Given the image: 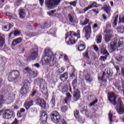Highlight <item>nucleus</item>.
<instances>
[{"label": "nucleus", "mask_w": 124, "mask_h": 124, "mask_svg": "<svg viewBox=\"0 0 124 124\" xmlns=\"http://www.w3.org/2000/svg\"><path fill=\"white\" fill-rule=\"evenodd\" d=\"M108 100L113 105H116V110L119 115H123L124 113V103L120 98L117 101V96L115 95V93H108Z\"/></svg>", "instance_id": "f257e3e1"}, {"label": "nucleus", "mask_w": 124, "mask_h": 124, "mask_svg": "<svg viewBox=\"0 0 124 124\" xmlns=\"http://www.w3.org/2000/svg\"><path fill=\"white\" fill-rule=\"evenodd\" d=\"M68 39V41H66L67 44H75L76 41V39H78V38H80V30H78L77 33H75L74 31H70L68 32L66 34V36L65 37V39Z\"/></svg>", "instance_id": "f03ea898"}, {"label": "nucleus", "mask_w": 124, "mask_h": 124, "mask_svg": "<svg viewBox=\"0 0 124 124\" xmlns=\"http://www.w3.org/2000/svg\"><path fill=\"white\" fill-rule=\"evenodd\" d=\"M110 43V49H111V52H114L115 50H117V51H120V50H123L124 48V38H121L119 40V42L117 44V41H115Z\"/></svg>", "instance_id": "7ed1b4c3"}, {"label": "nucleus", "mask_w": 124, "mask_h": 124, "mask_svg": "<svg viewBox=\"0 0 124 124\" xmlns=\"http://www.w3.org/2000/svg\"><path fill=\"white\" fill-rule=\"evenodd\" d=\"M46 55L42 59L41 62L43 65L50 64L52 62V56H54L50 49H46L45 50Z\"/></svg>", "instance_id": "20e7f679"}, {"label": "nucleus", "mask_w": 124, "mask_h": 124, "mask_svg": "<svg viewBox=\"0 0 124 124\" xmlns=\"http://www.w3.org/2000/svg\"><path fill=\"white\" fill-rule=\"evenodd\" d=\"M35 82H37L38 85H40V89L43 94H45L47 92V87L45 84V80L44 79L38 78L35 80Z\"/></svg>", "instance_id": "39448f33"}, {"label": "nucleus", "mask_w": 124, "mask_h": 124, "mask_svg": "<svg viewBox=\"0 0 124 124\" xmlns=\"http://www.w3.org/2000/svg\"><path fill=\"white\" fill-rule=\"evenodd\" d=\"M20 76V72L18 70H13L9 73L8 80L9 82H15Z\"/></svg>", "instance_id": "423d86ee"}, {"label": "nucleus", "mask_w": 124, "mask_h": 124, "mask_svg": "<svg viewBox=\"0 0 124 124\" xmlns=\"http://www.w3.org/2000/svg\"><path fill=\"white\" fill-rule=\"evenodd\" d=\"M38 47H35L32 49L31 53L30 56H28L27 59V62H31V61H35L38 57Z\"/></svg>", "instance_id": "0eeeda50"}, {"label": "nucleus", "mask_w": 124, "mask_h": 124, "mask_svg": "<svg viewBox=\"0 0 124 124\" xmlns=\"http://www.w3.org/2000/svg\"><path fill=\"white\" fill-rule=\"evenodd\" d=\"M51 119L52 122H54L55 124L61 123V121H62V116L60 115V114L57 110L53 111L51 113Z\"/></svg>", "instance_id": "6e6552de"}, {"label": "nucleus", "mask_w": 124, "mask_h": 124, "mask_svg": "<svg viewBox=\"0 0 124 124\" xmlns=\"http://www.w3.org/2000/svg\"><path fill=\"white\" fill-rule=\"evenodd\" d=\"M113 76V71L112 69L109 68H107L105 70L103 73V76L102 77V80L105 81V82H107V78H110Z\"/></svg>", "instance_id": "1a4fd4ad"}, {"label": "nucleus", "mask_w": 124, "mask_h": 124, "mask_svg": "<svg viewBox=\"0 0 124 124\" xmlns=\"http://www.w3.org/2000/svg\"><path fill=\"white\" fill-rule=\"evenodd\" d=\"M61 2V0H46L45 4L49 9L54 8L55 5H58Z\"/></svg>", "instance_id": "9d476101"}, {"label": "nucleus", "mask_w": 124, "mask_h": 124, "mask_svg": "<svg viewBox=\"0 0 124 124\" xmlns=\"http://www.w3.org/2000/svg\"><path fill=\"white\" fill-rule=\"evenodd\" d=\"M83 31L85 32V37L87 39H89L91 37V34L92 33V27L91 24L85 26L83 29Z\"/></svg>", "instance_id": "9b49d317"}, {"label": "nucleus", "mask_w": 124, "mask_h": 124, "mask_svg": "<svg viewBox=\"0 0 124 124\" xmlns=\"http://www.w3.org/2000/svg\"><path fill=\"white\" fill-rule=\"evenodd\" d=\"M14 114V112H13V111L11 109H7L3 112V117L4 119L9 120V119L12 118V116H13Z\"/></svg>", "instance_id": "f8f14e48"}, {"label": "nucleus", "mask_w": 124, "mask_h": 124, "mask_svg": "<svg viewBox=\"0 0 124 124\" xmlns=\"http://www.w3.org/2000/svg\"><path fill=\"white\" fill-rule=\"evenodd\" d=\"M35 102L36 104H37V105H39L40 106H41V107L44 108V109L46 108V103L43 99L39 97H37L35 100Z\"/></svg>", "instance_id": "ddd939ff"}, {"label": "nucleus", "mask_w": 124, "mask_h": 124, "mask_svg": "<svg viewBox=\"0 0 124 124\" xmlns=\"http://www.w3.org/2000/svg\"><path fill=\"white\" fill-rule=\"evenodd\" d=\"M74 100L75 101H77V100H79L80 98L81 97V95L80 94V91L79 89H77L74 92L73 94Z\"/></svg>", "instance_id": "4468645a"}, {"label": "nucleus", "mask_w": 124, "mask_h": 124, "mask_svg": "<svg viewBox=\"0 0 124 124\" xmlns=\"http://www.w3.org/2000/svg\"><path fill=\"white\" fill-rule=\"evenodd\" d=\"M16 94L13 93H11L10 94H9L8 98L7 100L5 99V98L4 97V98L5 99V101L6 100L8 104L12 103V102H13V100H15V96Z\"/></svg>", "instance_id": "2eb2a0df"}, {"label": "nucleus", "mask_w": 124, "mask_h": 124, "mask_svg": "<svg viewBox=\"0 0 124 124\" xmlns=\"http://www.w3.org/2000/svg\"><path fill=\"white\" fill-rule=\"evenodd\" d=\"M47 119H48L47 113H46V112H42L41 114L40 121L42 122V124H46V122H47Z\"/></svg>", "instance_id": "dca6fc26"}, {"label": "nucleus", "mask_w": 124, "mask_h": 124, "mask_svg": "<svg viewBox=\"0 0 124 124\" xmlns=\"http://www.w3.org/2000/svg\"><path fill=\"white\" fill-rule=\"evenodd\" d=\"M19 15L20 19H25L27 13H26L25 9H19Z\"/></svg>", "instance_id": "f3484780"}, {"label": "nucleus", "mask_w": 124, "mask_h": 124, "mask_svg": "<svg viewBox=\"0 0 124 124\" xmlns=\"http://www.w3.org/2000/svg\"><path fill=\"white\" fill-rule=\"evenodd\" d=\"M100 54L103 56H106V57H109V52L107 51V49L104 46H102L100 50Z\"/></svg>", "instance_id": "a211bd4d"}, {"label": "nucleus", "mask_w": 124, "mask_h": 124, "mask_svg": "<svg viewBox=\"0 0 124 124\" xmlns=\"http://www.w3.org/2000/svg\"><path fill=\"white\" fill-rule=\"evenodd\" d=\"M83 19L80 20V25L81 26H86V25H90V19L86 18V17H82Z\"/></svg>", "instance_id": "6ab92c4d"}, {"label": "nucleus", "mask_w": 124, "mask_h": 124, "mask_svg": "<svg viewBox=\"0 0 124 124\" xmlns=\"http://www.w3.org/2000/svg\"><path fill=\"white\" fill-rule=\"evenodd\" d=\"M22 38L19 37L13 40L12 45L13 46H16L17 44H20L22 42Z\"/></svg>", "instance_id": "aec40b11"}, {"label": "nucleus", "mask_w": 124, "mask_h": 124, "mask_svg": "<svg viewBox=\"0 0 124 124\" xmlns=\"http://www.w3.org/2000/svg\"><path fill=\"white\" fill-rule=\"evenodd\" d=\"M68 78V74L65 72L64 74L61 75L60 77V79L62 82H65Z\"/></svg>", "instance_id": "412c9836"}, {"label": "nucleus", "mask_w": 124, "mask_h": 124, "mask_svg": "<svg viewBox=\"0 0 124 124\" xmlns=\"http://www.w3.org/2000/svg\"><path fill=\"white\" fill-rule=\"evenodd\" d=\"M32 105H33V101L32 100L28 101L24 103V106H25L26 110H29V109H30V108L31 106H32Z\"/></svg>", "instance_id": "4be33fe9"}, {"label": "nucleus", "mask_w": 124, "mask_h": 124, "mask_svg": "<svg viewBox=\"0 0 124 124\" xmlns=\"http://www.w3.org/2000/svg\"><path fill=\"white\" fill-rule=\"evenodd\" d=\"M84 75L86 82L91 83V82L93 81V79H92V78H91V75H89L88 72H85L84 73Z\"/></svg>", "instance_id": "5701e85b"}, {"label": "nucleus", "mask_w": 124, "mask_h": 124, "mask_svg": "<svg viewBox=\"0 0 124 124\" xmlns=\"http://www.w3.org/2000/svg\"><path fill=\"white\" fill-rule=\"evenodd\" d=\"M96 4H97L96 2H93L92 4L84 8L83 9V11H84V12H86V11H88L89 9H91V8H93V7H96Z\"/></svg>", "instance_id": "b1692460"}, {"label": "nucleus", "mask_w": 124, "mask_h": 124, "mask_svg": "<svg viewBox=\"0 0 124 124\" xmlns=\"http://www.w3.org/2000/svg\"><path fill=\"white\" fill-rule=\"evenodd\" d=\"M50 105H51L52 108H54L56 106V96L55 95H53L50 101Z\"/></svg>", "instance_id": "393cba45"}, {"label": "nucleus", "mask_w": 124, "mask_h": 124, "mask_svg": "<svg viewBox=\"0 0 124 124\" xmlns=\"http://www.w3.org/2000/svg\"><path fill=\"white\" fill-rule=\"evenodd\" d=\"M24 70L30 74V76L34 75V71L31 70V69L30 67H27L24 69Z\"/></svg>", "instance_id": "a878e982"}, {"label": "nucleus", "mask_w": 124, "mask_h": 124, "mask_svg": "<svg viewBox=\"0 0 124 124\" xmlns=\"http://www.w3.org/2000/svg\"><path fill=\"white\" fill-rule=\"evenodd\" d=\"M72 84V86H73V90L75 91V90H77L76 88H77V86L78 84V82L77 81V79L75 78V79H74Z\"/></svg>", "instance_id": "bb28decb"}, {"label": "nucleus", "mask_w": 124, "mask_h": 124, "mask_svg": "<svg viewBox=\"0 0 124 124\" xmlns=\"http://www.w3.org/2000/svg\"><path fill=\"white\" fill-rule=\"evenodd\" d=\"M5 100L4 96L3 95H0V109L2 107V105Z\"/></svg>", "instance_id": "cd10ccee"}, {"label": "nucleus", "mask_w": 124, "mask_h": 124, "mask_svg": "<svg viewBox=\"0 0 124 124\" xmlns=\"http://www.w3.org/2000/svg\"><path fill=\"white\" fill-rule=\"evenodd\" d=\"M4 40L5 39L3 37H2L0 35V48H2L3 47V45H4Z\"/></svg>", "instance_id": "c85d7f7f"}, {"label": "nucleus", "mask_w": 124, "mask_h": 124, "mask_svg": "<svg viewBox=\"0 0 124 124\" xmlns=\"http://www.w3.org/2000/svg\"><path fill=\"white\" fill-rule=\"evenodd\" d=\"M28 89L22 87L20 89V93L21 94H27L28 93Z\"/></svg>", "instance_id": "c756f323"}, {"label": "nucleus", "mask_w": 124, "mask_h": 124, "mask_svg": "<svg viewBox=\"0 0 124 124\" xmlns=\"http://www.w3.org/2000/svg\"><path fill=\"white\" fill-rule=\"evenodd\" d=\"M30 86H31V82H30L28 80H25L24 81V83L23 87L24 88H25L28 89H29V87H30Z\"/></svg>", "instance_id": "7c9ffc66"}, {"label": "nucleus", "mask_w": 124, "mask_h": 124, "mask_svg": "<svg viewBox=\"0 0 124 124\" xmlns=\"http://www.w3.org/2000/svg\"><path fill=\"white\" fill-rule=\"evenodd\" d=\"M78 51H80V52H81V51H84V50H85V45H84V44L79 45L78 46Z\"/></svg>", "instance_id": "2f4dec72"}, {"label": "nucleus", "mask_w": 124, "mask_h": 124, "mask_svg": "<svg viewBox=\"0 0 124 124\" xmlns=\"http://www.w3.org/2000/svg\"><path fill=\"white\" fill-rule=\"evenodd\" d=\"M112 34H107L105 35V40L106 42H109L111 40V38L112 37Z\"/></svg>", "instance_id": "473e14b6"}, {"label": "nucleus", "mask_w": 124, "mask_h": 124, "mask_svg": "<svg viewBox=\"0 0 124 124\" xmlns=\"http://www.w3.org/2000/svg\"><path fill=\"white\" fill-rule=\"evenodd\" d=\"M102 40V36L101 35H98L96 36V43L97 44L98 43H101V41Z\"/></svg>", "instance_id": "72a5a7b5"}, {"label": "nucleus", "mask_w": 124, "mask_h": 124, "mask_svg": "<svg viewBox=\"0 0 124 124\" xmlns=\"http://www.w3.org/2000/svg\"><path fill=\"white\" fill-rule=\"evenodd\" d=\"M104 10L106 13L108 14V17H110V16H111V13H110V11H111V8L107 7L105 8Z\"/></svg>", "instance_id": "f704fd0d"}, {"label": "nucleus", "mask_w": 124, "mask_h": 124, "mask_svg": "<svg viewBox=\"0 0 124 124\" xmlns=\"http://www.w3.org/2000/svg\"><path fill=\"white\" fill-rule=\"evenodd\" d=\"M117 31L119 32H121L123 33L124 32V26H120L119 28H117Z\"/></svg>", "instance_id": "c9c22d12"}, {"label": "nucleus", "mask_w": 124, "mask_h": 124, "mask_svg": "<svg viewBox=\"0 0 124 124\" xmlns=\"http://www.w3.org/2000/svg\"><path fill=\"white\" fill-rule=\"evenodd\" d=\"M26 111L25 108H20V110L17 112L18 117H22V113H24Z\"/></svg>", "instance_id": "e433bc0d"}, {"label": "nucleus", "mask_w": 124, "mask_h": 124, "mask_svg": "<svg viewBox=\"0 0 124 124\" xmlns=\"http://www.w3.org/2000/svg\"><path fill=\"white\" fill-rule=\"evenodd\" d=\"M68 18H69V21L70 22V23H72V24H74V17H73V16H71V14H69Z\"/></svg>", "instance_id": "4c0bfd02"}, {"label": "nucleus", "mask_w": 124, "mask_h": 124, "mask_svg": "<svg viewBox=\"0 0 124 124\" xmlns=\"http://www.w3.org/2000/svg\"><path fill=\"white\" fill-rule=\"evenodd\" d=\"M55 56L57 58L59 57V59H62V54H61L59 52H57L55 53Z\"/></svg>", "instance_id": "58836bf2"}, {"label": "nucleus", "mask_w": 124, "mask_h": 124, "mask_svg": "<svg viewBox=\"0 0 124 124\" xmlns=\"http://www.w3.org/2000/svg\"><path fill=\"white\" fill-rule=\"evenodd\" d=\"M74 116L76 119H78V118H79V110H75L74 111Z\"/></svg>", "instance_id": "ea45409f"}, {"label": "nucleus", "mask_w": 124, "mask_h": 124, "mask_svg": "<svg viewBox=\"0 0 124 124\" xmlns=\"http://www.w3.org/2000/svg\"><path fill=\"white\" fill-rule=\"evenodd\" d=\"M108 117H109V122H110L111 123H112V122H114V120H113V119H114V118H115V117H113V115L111 113H109L108 115Z\"/></svg>", "instance_id": "a19ab883"}, {"label": "nucleus", "mask_w": 124, "mask_h": 124, "mask_svg": "<svg viewBox=\"0 0 124 124\" xmlns=\"http://www.w3.org/2000/svg\"><path fill=\"white\" fill-rule=\"evenodd\" d=\"M108 56H101L99 60L100 61H101V62H105V61H106V60H107V57Z\"/></svg>", "instance_id": "79ce46f5"}, {"label": "nucleus", "mask_w": 124, "mask_h": 124, "mask_svg": "<svg viewBox=\"0 0 124 124\" xmlns=\"http://www.w3.org/2000/svg\"><path fill=\"white\" fill-rule=\"evenodd\" d=\"M61 111L62 112H63L64 113L66 112V111H67V107L65 106H63L61 108Z\"/></svg>", "instance_id": "37998d69"}, {"label": "nucleus", "mask_w": 124, "mask_h": 124, "mask_svg": "<svg viewBox=\"0 0 124 124\" xmlns=\"http://www.w3.org/2000/svg\"><path fill=\"white\" fill-rule=\"evenodd\" d=\"M117 22H118V16L115 17V19H114V21L113 22V25L114 26V27H116V26H117Z\"/></svg>", "instance_id": "c03bdc74"}, {"label": "nucleus", "mask_w": 124, "mask_h": 124, "mask_svg": "<svg viewBox=\"0 0 124 124\" xmlns=\"http://www.w3.org/2000/svg\"><path fill=\"white\" fill-rule=\"evenodd\" d=\"M20 33H21V31L19 30H15L14 32V34L15 36H17V35H19Z\"/></svg>", "instance_id": "a18cd8bd"}, {"label": "nucleus", "mask_w": 124, "mask_h": 124, "mask_svg": "<svg viewBox=\"0 0 124 124\" xmlns=\"http://www.w3.org/2000/svg\"><path fill=\"white\" fill-rule=\"evenodd\" d=\"M19 49L20 51L24 52V51H25V46H24L23 44H21L19 46Z\"/></svg>", "instance_id": "49530a36"}, {"label": "nucleus", "mask_w": 124, "mask_h": 124, "mask_svg": "<svg viewBox=\"0 0 124 124\" xmlns=\"http://www.w3.org/2000/svg\"><path fill=\"white\" fill-rule=\"evenodd\" d=\"M85 4H86V2L85 1V0H83L82 1H80V5L81 7H85Z\"/></svg>", "instance_id": "de8ad7c7"}, {"label": "nucleus", "mask_w": 124, "mask_h": 124, "mask_svg": "<svg viewBox=\"0 0 124 124\" xmlns=\"http://www.w3.org/2000/svg\"><path fill=\"white\" fill-rule=\"evenodd\" d=\"M124 56H120L119 58L117 59V61L118 62H123V61H124Z\"/></svg>", "instance_id": "09e8293b"}, {"label": "nucleus", "mask_w": 124, "mask_h": 124, "mask_svg": "<svg viewBox=\"0 0 124 124\" xmlns=\"http://www.w3.org/2000/svg\"><path fill=\"white\" fill-rule=\"evenodd\" d=\"M104 32H106V33H108V34H111V33H113V30H108V31H104Z\"/></svg>", "instance_id": "8fccbe9b"}, {"label": "nucleus", "mask_w": 124, "mask_h": 124, "mask_svg": "<svg viewBox=\"0 0 124 124\" xmlns=\"http://www.w3.org/2000/svg\"><path fill=\"white\" fill-rule=\"evenodd\" d=\"M97 99H96L95 100L93 101L92 103H91L90 105V106L92 107V106H93V105H94L96 103H97Z\"/></svg>", "instance_id": "3c124183"}, {"label": "nucleus", "mask_w": 124, "mask_h": 124, "mask_svg": "<svg viewBox=\"0 0 124 124\" xmlns=\"http://www.w3.org/2000/svg\"><path fill=\"white\" fill-rule=\"evenodd\" d=\"M93 49L96 52H99V49L98 48V47L96 45L93 46Z\"/></svg>", "instance_id": "603ef678"}, {"label": "nucleus", "mask_w": 124, "mask_h": 124, "mask_svg": "<svg viewBox=\"0 0 124 124\" xmlns=\"http://www.w3.org/2000/svg\"><path fill=\"white\" fill-rule=\"evenodd\" d=\"M66 95H67V98L68 99V100H70L72 96L71 94H70V93H67Z\"/></svg>", "instance_id": "864d4df0"}, {"label": "nucleus", "mask_w": 124, "mask_h": 124, "mask_svg": "<svg viewBox=\"0 0 124 124\" xmlns=\"http://www.w3.org/2000/svg\"><path fill=\"white\" fill-rule=\"evenodd\" d=\"M67 90V85H64L62 87V90L65 92Z\"/></svg>", "instance_id": "5fc2aeb1"}, {"label": "nucleus", "mask_w": 124, "mask_h": 124, "mask_svg": "<svg viewBox=\"0 0 124 124\" xmlns=\"http://www.w3.org/2000/svg\"><path fill=\"white\" fill-rule=\"evenodd\" d=\"M12 124H19V121L16 119L15 121L12 123Z\"/></svg>", "instance_id": "6e6d98bb"}, {"label": "nucleus", "mask_w": 124, "mask_h": 124, "mask_svg": "<svg viewBox=\"0 0 124 124\" xmlns=\"http://www.w3.org/2000/svg\"><path fill=\"white\" fill-rule=\"evenodd\" d=\"M120 23H123L124 24V16H123V18L120 19V21H119V24Z\"/></svg>", "instance_id": "4d7b16f0"}, {"label": "nucleus", "mask_w": 124, "mask_h": 124, "mask_svg": "<svg viewBox=\"0 0 124 124\" xmlns=\"http://www.w3.org/2000/svg\"><path fill=\"white\" fill-rule=\"evenodd\" d=\"M69 3L71 5H73V6H76V2L75 1L73 2H70Z\"/></svg>", "instance_id": "13d9d810"}, {"label": "nucleus", "mask_w": 124, "mask_h": 124, "mask_svg": "<svg viewBox=\"0 0 124 124\" xmlns=\"http://www.w3.org/2000/svg\"><path fill=\"white\" fill-rule=\"evenodd\" d=\"M64 71V70L62 68H61L58 70L59 73H62V72H63Z\"/></svg>", "instance_id": "bf43d9fd"}, {"label": "nucleus", "mask_w": 124, "mask_h": 124, "mask_svg": "<svg viewBox=\"0 0 124 124\" xmlns=\"http://www.w3.org/2000/svg\"><path fill=\"white\" fill-rule=\"evenodd\" d=\"M115 68H116V71H117V73H119L120 72V66H116Z\"/></svg>", "instance_id": "052dcab7"}, {"label": "nucleus", "mask_w": 124, "mask_h": 124, "mask_svg": "<svg viewBox=\"0 0 124 124\" xmlns=\"http://www.w3.org/2000/svg\"><path fill=\"white\" fill-rule=\"evenodd\" d=\"M2 84H3V80L2 78H0V88L2 86Z\"/></svg>", "instance_id": "680f3d73"}, {"label": "nucleus", "mask_w": 124, "mask_h": 124, "mask_svg": "<svg viewBox=\"0 0 124 124\" xmlns=\"http://www.w3.org/2000/svg\"><path fill=\"white\" fill-rule=\"evenodd\" d=\"M84 57L86 59H90V57H89V54L88 53V52H86L84 55Z\"/></svg>", "instance_id": "e2e57ef3"}, {"label": "nucleus", "mask_w": 124, "mask_h": 124, "mask_svg": "<svg viewBox=\"0 0 124 124\" xmlns=\"http://www.w3.org/2000/svg\"><path fill=\"white\" fill-rule=\"evenodd\" d=\"M13 24H9L8 25V27L9 28V30H10V29H11V28H13Z\"/></svg>", "instance_id": "0e129e2a"}, {"label": "nucleus", "mask_w": 124, "mask_h": 124, "mask_svg": "<svg viewBox=\"0 0 124 124\" xmlns=\"http://www.w3.org/2000/svg\"><path fill=\"white\" fill-rule=\"evenodd\" d=\"M60 123L62 124H66V122H65V120H64V119H62V120H61V121H60Z\"/></svg>", "instance_id": "69168bd1"}, {"label": "nucleus", "mask_w": 124, "mask_h": 124, "mask_svg": "<svg viewBox=\"0 0 124 124\" xmlns=\"http://www.w3.org/2000/svg\"><path fill=\"white\" fill-rule=\"evenodd\" d=\"M111 24L108 23V24H107V26H106L107 29H111Z\"/></svg>", "instance_id": "338daca9"}, {"label": "nucleus", "mask_w": 124, "mask_h": 124, "mask_svg": "<svg viewBox=\"0 0 124 124\" xmlns=\"http://www.w3.org/2000/svg\"><path fill=\"white\" fill-rule=\"evenodd\" d=\"M40 4H41V6H43V3H44V0H39Z\"/></svg>", "instance_id": "774afa93"}]
</instances>
